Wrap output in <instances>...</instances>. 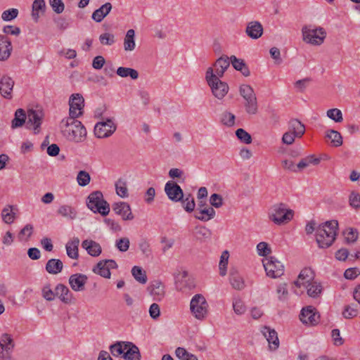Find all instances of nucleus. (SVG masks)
<instances>
[{
  "label": "nucleus",
  "instance_id": "obj_24",
  "mask_svg": "<svg viewBox=\"0 0 360 360\" xmlns=\"http://www.w3.org/2000/svg\"><path fill=\"white\" fill-rule=\"evenodd\" d=\"M15 342L8 333H3L0 336V353L13 352Z\"/></svg>",
  "mask_w": 360,
  "mask_h": 360
},
{
  "label": "nucleus",
  "instance_id": "obj_7",
  "mask_svg": "<svg viewBox=\"0 0 360 360\" xmlns=\"http://www.w3.org/2000/svg\"><path fill=\"white\" fill-rule=\"evenodd\" d=\"M208 303L201 294H196L192 297L190 302V310L196 319L199 321L205 319L208 315Z\"/></svg>",
  "mask_w": 360,
  "mask_h": 360
},
{
  "label": "nucleus",
  "instance_id": "obj_54",
  "mask_svg": "<svg viewBox=\"0 0 360 360\" xmlns=\"http://www.w3.org/2000/svg\"><path fill=\"white\" fill-rule=\"evenodd\" d=\"M91 177L88 172L85 171H80L79 172L77 176V181L79 186H86L88 185L90 182Z\"/></svg>",
  "mask_w": 360,
  "mask_h": 360
},
{
  "label": "nucleus",
  "instance_id": "obj_20",
  "mask_svg": "<svg viewBox=\"0 0 360 360\" xmlns=\"http://www.w3.org/2000/svg\"><path fill=\"white\" fill-rule=\"evenodd\" d=\"M11 41L6 35L0 34V60H6L11 54Z\"/></svg>",
  "mask_w": 360,
  "mask_h": 360
},
{
  "label": "nucleus",
  "instance_id": "obj_52",
  "mask_svg": "<svg viewBox=\"0 0 360 360\" xmlns=\"http://www.w3.org/2000/svg\"><path fill=\"white\" fill-rule=\"evenodd\" d=\"M359 314L356 305H347L342 312V315L345 319H352L357 316Z\"/></svg>",
  "mask_w": 360,
  "mask_h": 360
},
{
  "label": "nucleus",
  "instance_id": "obj_56",
  "mask_svg": "<svg viewBox=\"0 0 360 360\" xmlns=\"http://www.w3.org/2000/svg\"><path fill=\"white\" fill-rule=\"evenodd\" d=\"M276 293L278 295V298L281 301H285L288 298V291L287 288V283H281L277 286Z\"/></svg>",
  "mask_w": 360,
  "mask_h": 360
},
{
  "label": "nucleus",
  "instance_id": "obj_30",
  "mask_svg": "<svg viewBox=\"0 0 360 360\" xmlns=\"http://www.w3.org/2000/svg\"><path fill=\"white\" fill-rule=\"evenodd\" d=\"M79 245V239L73 238L68 241L65 245L68 256L73 259H77L79 257L78 247Z\"/></svg>",
  "mask_w": 360,
  "mask_h": 360
},
{
  "label": "nucleus",
  "instance_id": "obj_49",
  "mask_svg": "<svg viewBox=\"0 0 360 360\" xmlns=\"http://www.w3.org/2000/svg\"><path fill=\"white\" fill-rule=\"evenodd\" d=\"M181 201H182V205L187 212H191L194 210L195 202L193 197L191 194L186 195V198L184 199L183 198Z\"/></svg>",
  "mask_w": 360,
  "mask_h": 360
},
{
  "label": "nucleus",
  "instance_id": "obj_41",
  "mask_svg": "<svg viewBox=\"0 0 360 360\" xmlns=\"http://www.w3.org/2000/svg\"><path fill=\"white\" fill-rule=\"evenodd\" d=\"M128 342H117L110 347L111 354L114 356L122 355L124 357L126 347Z\"/></svg>",
  "mask_w": 360,
  "mask_h": 360
},
{
  "label": "nucleus",
  "instance_id": "obj_28",
  "mask_svg": "<svg viewBox=\"0 0 360 360\" xmlns=\"http://www.w3.org/2000/svg\"><path fill=\"white\" fill-rule=\"evenodd\" d=\"M82 246L92 257H98L102 251L99 243L92 240H84L82 243Z\"/></svg>",
  "mask_w": 360,
  "mask_h": 360
},
{
  "label": "nucleus",
  "instance_id": "obj_57",
  "mask_svg": "<svg viewBox=\"0 0 360 360\" xmlns=\"http://www.w3.org/2000/svg\"><path fill=\"white\" fill-rule=\"evenodd\" d=\"M324 142L330 146L338 147L342 143V136H324Z\"/></svg>",
  "mask_w": 360,
  "mask_h": 360
},
{
  "label": "nucleus",
  "instance_id": "obj_21",
  "mask_svg": "<svg viewBox=\"0 0 360 360\" xmlns=\"http://www.w3.org/2000/svg\"><path fill=\"white\" fill-rule=\"evenodd\" d=\"M213 95L218 99H222L229 91V86L226 82L218 79L209 84Z\"/></svg>",
  "mask_w": 360,
  "mask_h": 360
},
{
  "label": "nucleus",
  "instance_id": "obj_50",
  "mask_svg": "<svg viewBox=\"0 0 360 360\" xmlns=\"http://www.w3.org/2000/svg\"><path fill=\"white\" fill-rule=\"evenodd\" d=\"M233 309L237 315H242L246 311V306L240 298H234L233 300Z\"/></svg>",
  "mask_w": 360,
  "mask_h": 360
},
{
  "label": "nucleus",
  "instance_id": "obj_39",
  "mask_svg": "<svg viewBox=\"0 0 360 360\" xmlns=\"http://www.w3.org/2000/svg\"><path fill=\"white\" fill-rule=\"evenodd\" d=\"M135 32L134 30L130 29L127 32L124 41V48L125 51H133L135 49Z\"/></svg>",
  "mask_w": 360,
  "mask_h": 360
},
{
  "label": "nucleus",
  "instance_id": "obj_53",
  "mask_svg": "<svg viewBox=\"0 0 360 360\" xmlns=\"http://www.w3.org/2000/svg\"><path fill=\"white\" fill-rule=\"evenodd\" d=\"M257 252L259 256L265 257L271 252V250L267 243L260 242L257 245Z\"/></svg>",
  "mask_w": 360,
  "mask_h": 360
},
{
  "label": "nucleus",
  "instance_id": "obj_37",
  "mask_svg": "<svg viewBox=\"0 0 360 360\" xmlns=\"http://www.w3.org/2000/svg\"><path fill=\"white\" fill-rule=\"evenodd\" d=\"M63 267V262L58 259H51L46 264V270L51 274L60 273Z\"/></svg>",
  "mask_w": 360,
  "mask_h": 360
},
{
  "label": "nucleus",
  "instance_id": "obj_33",
  "mask_svg": "<svg viewBox=\"0 0 360 360\" xmlns=\"http://www.w3.org/2000/svg\"><path fill=\"white\" fill-rule=\"evenodd\" d=\"M214 65L216 74L221 77L230 65V58L228 56H221L217 60Z\"/></svg>",
  "mask_w": 360,
  "mask_h": 360
},
{
  "label": "nucleus",
  "instance_id": "obj_16",
  "mask_svg": "<svg viewBox=\"0 0 360 360\" xmlns=\"http://www.w3.org/2000/svg\"><path fill=\"white\" fill-rule=\"evenodd\" d=\"M260 330L267 340L269 349L271 350L277 349L279 347V340L276 331L269 326H262Z\"/></svg>",
  "mask_w": 360,
  "mask_h": 360
},
{
  "label": "nucleus",
  "instance_id": "obj_26",
  "mask_svg": "<svg viewBox=\"0 0 360 360\" xmlns=\"http://www.w3.org/2000/svg\"><path fill=\"white\" fill-rule=\"evenodd\" d=\"M56 295L58 296L60 300L65 303L70 304L73 301V295L68 288L63 284H58L55 288Z\"/></svg>",
  "mask_w": 360,
  "mask_h": 360
},
{
  "label": "nucleus",
  "instance_id": "obj_64",
  "mask_svg": "<svg viewBox=\"0 0 360 360\" xmlns=\"http://www.w3.org/2000/svg\"><path fill=\"white\" fill-rule=\"evenodd\" d=\"M235 116L231 112H226L222 115L221 122L227 126H232L234 124Z\"/></svg>",
  "mask_w": 360,
  "mask_h": 360
},
{
  "label": "nucleus",
  "instance_id": "obj_23",
  "mask_svg": "<svg viewBox=\"0 0 360 360\" xmlns=\"http://www.w3.org/2000/svg\"><path fill=\"white\" fill-rule=\"evenodd\" d=\"M229 282L233 288L241 290L245 288V281L236 267H231L229 271Z\"/></svg>",
  "mask_w": 360,
  "mask_h": 360
},
{
  "label": "nucleus",
  "instance_id": "obj_10",
  "mask_svg": "<svg viewBox=\"0 0 360 360\" xmlns=\"http://www.w3.org/2000/svg\"><path fill=\"white\" fill-rule=\"evenodd\" d=\"M300 320L305 326H314L319 323L320 315L315 307L307 306L302 309Z\"/></svg>",
  "mask_w": 360,
  "mask_h": 360
},
{
  "label": "nucleus",
  "instance_id": "obj_8",
  "mask_svg": "<svg viewBox=\"0 0 360 360\" xmlns=\"http://www.w3.org/2000/svg\"><path fill=\"white\" fill-rule=\"evenodd\" d=\"M70 116L60 124L63 135H86V130L82 122Z\"/></svg>",
  "mask_w": 360,
  "mask_h": 360
},
{
  "label": "nucleus",
  "instance_id": "obj_58",
  "mask_svg": "<svg viewBox=\"0 0 360 360\" xmlns=\"http://www.w3.org/2000/svg\"><path fill=\"white\" fill-rule=\"evenodd\" d=\"M129 239L128 238H122L116 241V247L120 252H127L129 248Z\"/></svg>",
  "mask_w": 360,
  "mask_h": 360
},
{
  "label": "nucleus",
  "instance_id": "obj_12",
  "mask_svg": "<svg viewBox=\"0 0 360 360\" xmlns=\"http://www.w3.org/2000/svg\"><path fill=\"white\" fill-rule=\"evenodd\" d=\"M70 116L79 117L83 114L84 99L80 94H73L69 99Z\"/></svg>",
  "mask_w": 360,
  "mask_h": 360
},
{
  "label": "nucleus",
  "instance_id": "obj_27",
  "mask_svg": "<svg viewBox=\"0 0 360 360\" xmlns=\"http://www.w3.org/2000/svg\"><path fill=\"white\" fill-rule=\"evenodd\" d=\"M245 32L250 38L257 39L262 36L263 27L258 21H252L248 24Z\"/></svg>",
  "mask_w": 360,
  "mask_h": 360
},
{
  "label": "nucleus",
  "instance_id": "obj_59",
  "mask_svg": "<svg viewBox=\"0 0 360 360\" xmlns=\"http://www.w3.org/2000/svg\"><path fill=\"white\" fill-rule=\"evenodd\" d=\"M49 4L53 10L58 14L64 11L65 6L62 0H49Z\"/></svg>",
  "mask_w": 360,
  "mask_h": 360
},
{
  "label": "nucleus",
  "instance_id": "obj_18",
  "mask_svg": "<svg viewBox=\"0 0 360 360\" xmlns=\"http://www.w3.org/2000/svg\"><path fill=\"white\" fill-rule=\"evenodd\" d=\"M116 125L110 119L98 122L94 127V135H112L116 130Z\"/></svg>",
  "mask_w": 360,
  "mask_h": 360
},
{
  "label": "nucleus",
  "instance_id": "obj_11",
  "mask_svg": "<svg viewBox=\"0 0 360 360\" xmlns=\"http://www.w3.org/2000/svg\"><path fill=\"white\" fill-rule=\"evenodd\" d=\"M193 278H190L186 271L179 272L175 277V287L179 291L188 292L195 288Z\"/></svg>",
  "mask_w": 360,
  "mask_h": 360
},
{
  "label": "nucleus",
  "instance_id": "obj_35",
  "mask_svg": "<svg viewBox=\"0 0 360 360\" xmlns=\"http://www.w3.org/2000/svg\"><path fill=\"white\" fill-rule=\"evenodd\" d=\"M57 213L68 219L73 220L77 217V210L70 205H63L57 210Z\"/></svg>",
  "mask_w": 360,
  "mask_h": 360
},
{
  "label": "nucleus",
  "instance_id": "obj_47",
  "mask_svg": "<svg viewBox=\"0 0 360 360\" xmlns=\"http://www.w3.org/2000/svg\"><path fill=\"white\" fill-rule=\"evenodd\" d=\"M115 189L117 194L121 198H124L128 196V189L124 181L119 179L115 184Z\"/></svg>",
  "mask_w": 360,
  "mask_h": 360
},
{
  "label": "nucleus",
  "instance_id": "obj_38",
  "mask_svg": "<svg viewBox=\"0 0 360 360\" xmlns=\"http://www.w3.org/2000/svg\"><path fill=\"white\" fill-rule=\"evenodd\" d=\"M307 289V295L311 297H317L322 292V286L320 283L314 281L304 287Z\"/></svg>",
  "mask_w": 360,
  "mask_h": 360
},
{
  "label": "nucleus",
  "instance_id": "obj_14",
  "mask_svg": "<svg viewBox=\"0 0 360 360\" xmlns=\"http://www.w3.org/2000/svg\"><path fill=\"white\" fill-rule=\"evenodd\" d=\"M147 289L154 300L160 301L165 295V286L160 281L155 280L152 281L148 285Z\"/></svg>",
  "mask_w": 360,
  "mask_h": 360
},
{
  "label": "nucleus",
  "instance_id": "obj_3",
  "mask_svg": "<svg viewBox=\"0 0 360 360\" xmlns=\"http://www.w3.org/2000/svg\"><path fill=\"white\" fill-rule=\"evenodd\" d=\"M294 216V211L288 207L284 203L272 205L268 212L269 219L276 225L288 223Z\"/></svg>",
  "mask_w": 360,
  "mask_h": 360
},
{
  "label": "nucleus",
  "instance_id": "obj_6",
  "mask_svg": "<svg viewBox=\"0 0 360 360\" xmlns=\"http://www.w3.org/2000/svg\"><path fill=\"white\" fill-rule=\"evenodd\" d=\"M240 95L244 99L245 111L249 115H255L258 110L257 96L252 87L248 84H242L239 88Z\"/></svg>",
  "mask_w": 360,
  "mask_h": 360
},
{
  "label": "nucleus",
  "instance_id": "obj_45",
  "mask_svg": "<svg viewBox=\"0 0 360 360\" xmlns=\"http://www.w3.org/2000/svg\"><path fill=\"white\" fill-rule=\"evenodd\" d=\"M94 273L100 276L109 278L110 277V271L106 266V263L103 261H100L96 266L93 269Z\"/></svg>",
  "mask_w": 360,
  "mask_h": 360
},
{
  "label": "nucleus",
  "instance_id": "obj_43",
  "mask_svg": "<svg viewBox=\"0 0 360 360\" xmlns=\"http://www.w3.org/2000/svg\"><path fill=\"white\" fill-rule=\"evenodd\" d=\"M131 274L135 280L140 283L145 284L147 282L146 272L140 266H134L131 269Z\"/></svg>",
  "mask_w": 360,
  "mask_h": 360
},
{
  "label": "nucleus",
  "instance_id": "obj_51",
  "mask_svg": "<svg viewBox=\"0 0 360 360\" xmlns=\"http://www.w3.org/2000/svg\"><path fill=\"white\" fill-rule=\"evenodd\" d=\"M3 221L6 224H11L14 221L15 214L11 207H5L1 212Z\"/></svg>",
  "mask_w": 360,
  "mask_h": 360
},
{
  "label": "nucleus",
  "instance_id": "obj_9",
  "mask_svg": "<svg viewBox=\"0 0 360 360\" xmlns=\"http://www.w3.org/2000/svg\"><path fill=\"white\" fill-rule=\"evenodd\" d=\"M266 274L269 277L276 278L284 274L283 264L276 258L271 257L262 260Z\"/></svg>",
  "mask_w": 360,
  "mask_h": 360
},
{
  "label": "nucleus",
  "instance_id": "obj_42",
  "mask_svg": "<svg viewBox=\"0 0 360 360\" xmlns=\"http://www.w3.org/2000/svg\"><path fill=\"white\" fill-rule=\"evenodd\" d=\"M229 253L227 250H224L220 257L219 263V274L221 276H224L227 273V266L229 263Z\"/></svg>",
  "mask_w": 360,
  "mask_h": 360
},
{
  "label": "nucleus",
  "instance_id": "obj_62",
  "mask_svg": "<svg viewBox=\"0 0 360 360\" xmlns=\"http://www.w3.org/2000/svg\"><path fill=\"white\" fill-rule=\"evenodd\" d=\"M56 292H54L49 285H46L42 288V296L47 301H52L54 300Z\"/></svg>",
  "mask_w": 360,
  "mask_h": 360
},
{
  "label": "nucleus",
  "instance_id": "obj_25",
  "mask_svg": "<svg viewBox=\"0 0 360 360\" xmlns=\"http://www.w3.org/2000/svg\"><path fill=\"white\" fill-rule=\"evenodd\" d=\"M305 126L297 119H292L288 122V130L283 135H304Z\"/></svg>",
  "mask_w": 360,
  "mask_h": 360
},
{
  "label": "nucleus",
  "instance_id": "obj_55",
  "mask_svg": "<svg viewBox=\"0 0 360 360\" xmlns=\"http://www.w3.org/2000/svg\"><path fill=\"white\" fill-rule=\"evenodd\" d=\"M18 13L17 8H9L2 13L1 18L4 21H11L18 17Z\"/></svg>",
  "mask_w": 360,
  "mask_h": 360
},
{
  "label": "nucleus",
  "instance_id": "obj_32",
  "mask_svg": "<svg viewBox=\"0 0 360 360\" xmlns=\"http://www.w3.org/2000/svg\"><path fill=\"white\" fill-rule=\"evenodd\" d=\"M216 214L215 210L212 207L200 208L198 210L195 217L202 221H207L214 217Z\"/></svg>",
  "mask_w": 360,
  "mask_h": 360
},
{
  "label": "nucleus",
  "instance_id": "obj_19",
  "mask_svg": "<svg viewBox=\"0 0 360 360\" xmlns=\"http://www.w3.org/2000/svg\"><path fill=\"white\" fill-rule=\"evenodd\" d=\"M88 278L82 274H75L70 276L69 284L71 288L76 292L83 291Z\"/></svg>",
  "mask_w": 360,
  "mask_h": 360
},
{
  "label": "nucleus",
  "instance_id": "obj_13",
  "mask_svg": "<svg viewBox=\"0 0 360 360\" xmlns=\"http://www.w3.org/2000/svg\"><path fill=\"white\" fill-rule=\"evenodd\" d=\"M165 192L168 198L175 202L183 200L184 193L181 187L174 181H169L165 186Z\"/></svg>",
  "mask_w": 360,
  "mask_h": 360
},
{
  "label": "nucleus",
  "instance_id": "obj_2",
  "mask_svg": "<svg viewBox=\"0 0 360 360\" xmlns=\"http://www.w3.org/2000/svg\"><path fill=\"white\" fill-rule=\"evenodd\" d=\"M338 223L330 221L319 225L316 229V240L320 248L330 247L335 240Z\"/></svg>",
  "mask_w": 360,
  "mask_h": 360
},
{
  "label": "nucleus",
  "instance_id": "obj_60",
  "mask_svg": "<svg viewBox=\"0 0 360 360\" xmlns=\"http://www.w3.org/2000/svg\"><path fill=\"white\" fill-rule=\"evenodd\" d=\"M331 336L333 339V344L335 346H340L343 345L344 340L340 336V332L339 329H333L331 332Z\"/></svg>",
  "mask_w": 360,
  "mask_h": 360
},
{
  "label": "nucleus",
  "instance_id": "obj_17",
  "mask_svg": "<svg viewBox=\"0 0 360 360\" xmlns=\"http://www.w3.org/2000/svg\"><path fill=\"white\" fill-rule=\"evenodd\" d=\"M314 281V273L311 268H304L299 274L297 279L294 281L297 288L306 287Z\"/></svg>",
  "mask_w": 360,
  "mask_h": 360
},
{
  "label": "nucleus",
  "instance_id": "obj_44",
  "mask_svg": "<svg viewBox=\"0 0 360 360\" xmlns=\"http://www.w3.org/2000/svg\"><path fill=\"white\" fill-rule=\"evenodd\" d=\"M34 227L32 224H26L19 232L18 238L20 241H27L33 233Z\"/></svg>",
  "mask_w": 360,
  "mask_h": 360
},
{
  "label": "nucleus",
  "instance_id": "obj_31",
  "mask_svg": "<svg viewBox=\"0 0 360 360\" xmlns=\"http://www.w3.org/2000/svg\"><path fill=\"white\" fill-rule=\"evenodd\" d=\"M124 352V359L126 360H140L141 354L138 347L128 342Z\"/></svg>",
  "mask_w": 360,
  "mask_h": 360
},
{
  "label": "nucleus",
  "instance_id": "obj_1",
  "mask_svg": "<svg viewBox=\"0 0 360 360\" xmlns=\"http://www.w3.org/2000/svg\"><path fill=\"white\" fill-rule=\"evenodd\" d=\"M43 120V112L40 110H29L26 114L22 109H18L11 122L12 128H17L25 124L26 127L32 129L35 134L41 132V124Z\"/></svg>",
  "mask_w": 360,
  "mask_h": 360
},
{
  "label": "nucleus",
  "instance_id": "obj_61",
  "mask_svg": "<svg viewBox=\"0 0 360 360\" xmlns=\"http://www.w3.org/2000/svg\"><path fill=\"white\" fill-rule=\"evenodd\" d=\"M210 202L213 207L219 208L223 205V199L220 195L214 193L210 198Z\"/></svg>",
  "mask_w": 360,
  "mask_h": 360
},
{
  "label": "nucleus",
  "instance_id": "obj_5",
  "mask_svg": "<svg viewBox=\"0 0 360 360\" xmlns=\"http://www.w3.org/2000/svg\"><path fill=\"white\" fill-rule=\"evenodd\" d=\"M302 39L307 44L314 46L322 44L326 37V32L321 27L304 25L302 28Z\"/></svg>",
  "mask_w": 360,
  "mask_h": 360
},
{
  "label": "nucleus",
  "instance_id": "obj_40",
  "mask_svg": "<svg viewBox=\"0 0 360 360\" xmlns=\"http://www.w3.org/2000/svg\"><path fill=\"white\" fill-rule=\"evenodd\" d=\"M116 72L121 77H130L132 79H136L139 77L138 71L131 68L120 67Z\"/></svg>",
  "mask_w": 360,
  "mask_h": 360
},
{
  "label": "nucleus",
  "instance_id": "obj_22",
  "mask_svg": "<svg viewBox=\"0 0 360 360\" xmlns=\"http://www.w3.org/2000/svg\"><path fill=\"white\" fill-rule=\"evenodd\" d=\"M13 85L14 82L11 77L3 76L0 79V94L1 96L5 98H11Z\"/></svg>",
  "mask_w": 360,
  "mask_h": 360
},
{
  "label": "nucleus",
  "instance_id": "obj_48",
  "mask_svg": "<svg viewBox=\"0 0 360 360\" xmlns=\"http://www.w3.org/2000/svg\"><path fill=\"white\" fill-rule=\"evenodd\" d=\"M349 204L355 209H360V193L356 191H352L349 195Z\"/></svg>",
  "mask_w": 360,
  "mask_h": 360
},
{
  "label": "nucleus",
  "instance_id": "obj_29",
  "mask_svg": "<svg viewBox=\"0 0 360 360\" xmlns=\"http://www.w3.org/2000/svg\"><path fill=\"white\" fill-rule=\"evenodd\" d=\"M112 4L107 2L102 5L99 8L95 10L91 15L92 19L96 22H101L110 12Z\"/></svg>",
  "mask_w": 360,
  "mask_h": 360
},
{
  "label": "nucleus",
  "instance_id": "obj_15",
  "mask_svg": "<svg viewBox=\"0 0 360 360\" xmlns=\"http://www.w3.org/2000/svg\"><path fill=\"white\" fill-rule=\"evenodd\" d=\"M112 208L115 213L120 216L123 220H132L134 219L131 207L127 202H115L112 204Z\"/></svg>",
  "mask_w": 360,
  "mask_h": 360
},
{
  "label": "nucleus",
  "instance_id": "obj_63",
  "mask_svg": "<svg viewBox=\"0 0 360 360\" xmlns=\"http://www.w3.org/2000/svg\"><path fill=\"white\" fill-rule=\"evenodd\" d=\"M99 40L102 44L112 45L115 42L114 35L110 33H104L100 35Z\"/></svg>",
  "mask_w": 360,
  "mask_h": 360
},
{
  "label": "nucleus",
  "instance_id": "obj_46",
  "mask_svg": "<svg viewBox=\"0 0 360 360\" xmlns=\"http://www.w3.org/2000/svg\"><path fill=\"white\" fill-rule=\"evenodd\" d=\"M326 115L328 118L337 123L342 122L343 120L342 111L338 108H331L328 110Z\"/></svg>",
  "mask_w": 360,
  "mask_h": 360
},
{
  "label": "nucleus",
  "instance_id": "obj_34",
  "mask_svg": "<svg viewBox=\"0 0 360 360\" xmlns=\"http://www.w3.org/2000/svg\"><path fill=\"white\" fill-rule=\"evenodd\" d=\"M230 61L233 67L238 71H240L243 75L245 77H248L250 75V72L249 68L245 61L243 59L237 58L235 56H231L230 58Z\"/></svg>",
  "mask_w": 360,
  "mask_h": 360
},
{
  "label": "nucleus",
  "instance_id": "obj_4",
  "mask_svg": "<svg viewBox=\"0 0 360 360\" xmlns=\"http://www.w3.org/2000/svg\"><path fill=\"white\" fill-rule=\"evenodd\" d=\"M88 208L94 213L107 216L110 210V205L104 199L101 191H96L91 193L86 200Z\"/></svg>",
  "mask_w": 360,
  "mask_h": 360
},
{
  "label": "nucleus",
  "instance_id": "obj_36",
  "mask_svg": "<svg viewBox=\"0 0 360 360\" xmlns=\"http://www.w3.org/2000/svg\"><path fill=\"white\" fill-rule=\"evenodd\" d=\"M46 10L44 0H34L32 4V16L35 22H37L40 13L43 14Z\"/></svg>",
  "mask_w": 360,
  "mask_h": 360
}]
</instances>
